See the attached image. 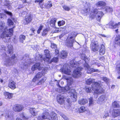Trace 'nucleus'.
Segmentation results:
<instances>
[{"label": "nucleus", "mask_w": 120, "mask_h": 120, "mask_svg": "<svg viewBox=\"0 0 120 120\" xmlns=\"http://www.w3.org/2000/svg\"><path fill=\"white\" fill-rule=\"evenodd\" d=\"M64 79L67 80V85L64 87L61 88V91H68L70 96L73 100V101H75L76 100L77 94L71 85V84L73 82V79L71 78L66 77Z\"/></svg>", "instance_id": "obj_1"}, {"label": "nucleus", "mask_w": 120, "mask_h": 120, "mask_svg": "<svg viewBox=\"0 0 120 120\" xmlns=\"http://www.w3.org/2000/svg\"><path fill=\"white\" fill-rule=\"evenodd\" d=\"M70 64L71 67L76 68L73 71V76L75 78L81 75V73L80 71L82 70V68L81 67H78L79 65V63L76 62L75 60H71L70 62Z\"/></svg>", "instance_id": "obj_2"}, {"label": "nucleus", "mask_w": 120, "mask_h": 120, "mask_svg": "<svg viewBox=\"0 0 120 120\" xmlns=\"http://www.w3.org/2000/svg\"><path fill=\"white\" fill-rule=\"evenodd\" d=\"M77 35L76 33L74 32L69 34L66 41V45L67 46L71 47L73 46V43L75 41L74 39Z\"/></svg>", "instance_id": "obj_3"}, {"label": "nucleus", "mask_w": 120, "mask_h": 120, "mask_svg": "<svg viewBox=\"0 0 120 120\" xmlns=\"http://www.w3.org/2000/svg\"><path fill=\"white\" fill-rule=\"evenodd\" d=\"M99 81L93 83L92 86V90L94 91V94H98L101 93L103 92L104 90L100 87H99L100 85Z\"/></svg>", "instance_id": "obj_4"}, {"label": "nucleus", "mask_w": 120, "mask_h": 120, "mask_svg": "<svg viewBox=\"0 0 120 120\" xmlns=\"http://www.w3.org/2000/svg\"><path fill=\"white\" fill-rule=\"evenodd\" d=\"M104 15V14L102 12L98 11V10L97 9L95 8L90 13V17L93 18L96 17L97 20L100 21L101 18Z\"/></svg>", "instance_id": "obj_5"}, {"label": "nucleus", "mask_w": 120, "mask_h": 120, "mask_svg": "<svg viewBox=\"0 0 120 120\" xmlns=\"http://www.w3.org/2000/svg\"><path fill=\"white\" fill-rule=\"evenodd\" d=\"M15 55H13L11 58L7 57L4 61V65L7 66H10L12 65L14 63H15V62L17 60L15 59Z\"/></svg>", "instance_id": "obj_6"}, {"label": "nucleus", "mask_w": 120, "mask_h": 120, "mask_svg": "<svg viewBox=\"0 0 120 120\" xmlns=\"http://www.w3.org/2000/svg\"><path fill=\"white\" fill-rule=\"evenodd\" d=\"M15 26H14L12 28H11L7 30L6 31H2V33L0 36L1 38H4L6 36L7 37H10L13 35V28H14Z\"/></svg>", "instance_id": "obj_7"}, {"label": "nucleus", "mask_w": 120, "mask_h": 120, "mask_svg": "<svg viewBox=\"0 0 120 120\" xmlns=\"http://www.w3.org/2000/svg\"><path fill=\"white\" fill-rule=\"evenodd\" d=\"M85 3L84 6L85 8L81 10V12L85 15H86L90 12V9L89 7L90 6V3L86 2Z\"/></svg>", "instance_id": "obj_8"}, {"label": "nucleus", "mask_w": 120, "mask_h": 120, "mask_svg": "<svg viewBox=\"0 0 120 120\" xmlns=\"http://www.w3.org/2000/svg\"><path fill=\"white\" fill-rule=\"evenodd\" d=\"M8 27L6 26L5 23L3 21L0 22V31H6L9 30L8 29Z\"/></svg>", "instance_id": "obj_9"}, {"label": "nucleus", "mask_w": 120, "mask_h": 120, "mask_svg": "<svg viewBox=\"0 0 120 120\" xmlns=\"http://www.w3.org/2000/svg\"><path fill=\"white\" fill-rule=\"evenodd\" d=\"M43 66L39 63L35 64L32 67V71H34L37 69H38V70H40L43 68Z\"/></svg>", "instance_id": "obj_10"}, {"label": "nucleus", "mask_w": 120, "mask_h": 120, "mask_svg": "<svg viewBox=\"0 0 120 120\" xmlns=\"http://www.w3.org/2000/svg\"><path fill=\"white\" fill-rule=\"evenodd\" d=\"M23 108L22 106L20 105L16 104L13 107V109L14 111L17 112L21 111Z\"/></svg>", "instance_id": "obj_11"}, {"label": "nucleus", "mask_w": 120, "mask_h": 120, "mask_svg": "<svg viewBox=\"0 0 120 120\" xmlns=\"http://www.w3.org/2000/svg\"><path fill=\"white\" fill-rule=\"evenodd\" d=\"M112 116L114 118L120 116V109H114L112 111Z\"/></svg>", "instance_id": "obj_12"}, {"label": "nucleus", "mask_w": 120, "mask_h": 120, "mask_svg": "<svg viewBox=\"0 0 120 120\" xmlns=\"http://www.w3.org/2000/svg\"><path fill=\"white\" fill-rule=\"evenodd\" d=\"M91 49L93 51L95 52L98 50L99 47L97 43L95 42L92 43L91 44Z\"/></svg>", "instance_id": "obj_13"}, {"label": "nucleus", "mask_w": 120, "mask_h": 120, "mask_svg": "<svg viewBox=\"0 0 120 120\" xmlns=\"http://www.w3.org/2000/svg\"><path fill=\"white\" fill-rule=\"evenodd\" d=\"M26 61L25 63H22L21 64H20V67L22 69H23L26 68L25 67L28 66V64H29L31 63L30 60V59H28Z\"/></svg>", "instance_id": "obj_14"}, {"label": "nucleus", "mask_w": 120, "mask_h": 120, "mask_svg": "<svg viewBox=\"0 0 120 120\" xmlns=\"http://www.w3.org/2000/svg\"><path fill=\"white\" fill-rule=\"evenodd\" d=\"M87 72L88 73H90L94 72H100V71L98 69H95L93 68H91L89 65H87L86 66Z\"/></svg>", "instance_id": "obj_15"}, {"label": "nucleus", "mask_w": 120, "mask_h": 120, "mask_svg": "<svg viewBox=\"0 0 120 120\" xmlns=\"http://www.w3.org/2000/svg\"><path fill=\"white\" fill-rule=\"evenodd\" d=\"M49 52V51L47 50H45L44 52L46 57L44 59L45 61H49V59L51 57Z\"/></svg>", "instance_id": "obj_16"}, {"label": "nucleus", "mask_w": 120, "mask_h": 120, "mask_svg": "<svg viewBox=\"0 0 120 120\" xmlns=\"http://www.w3.org/2000/svg\"><path fill=\"white\" fill-rule=\"evenodd\" d=\"M64 97L63 96L59 95L57 96V100L58 102L61 104L64 103Z\"/></svg>", "instance_id": "obj_17"}, {"label": "nucleus", "mask_w": 120, "mask_h": 120, "mask_svg": "<svg viewBox=\"0 0 120 120\" xmlns=\"http://www.w3.org/2000/svg\"><path fill=\"white\" fill-rule=\"evenodd\" d=\"M32 20V18L31 15L26 16L25 18L24 22V24H28Z\"/></svg>", "instance_id": "obj_18"}, {"label": "nucleus", "mask_w": 120, "mask_h": 120, "mask_svg": "<svg viewBox=\"0 0 120 120\" xmlns=\"http://www.w3.org/2000/svg\"><path fill=\"white\" fill-rule=\"evenodd\" d=\"M106 3L104 1H100L98 2L96 4V5L98 7H101L102 9H103L106 5Z\"/></svg>", "instance_id": "obj_19"}, {"label": "nucleus", "mask_w": 120, "mask_h": 120, "mask_svg": "<svg viewBox=\"0 0 120 120\" xmlns=\"http://www.w3.org/2000/svg\"><path fill=\"white\" fill-rule=\"evenodd\" d=\"M120 25V22H119L118 23L114 24L113 22L111 21L109 23V28H115L118 27V26Z\"/></svg>", "instance_id": "obj_20"}, {"label": "nucleus", "mask_w": 120, "mask_h": 120, "mask_svg": "<svg viewBox=\"0 0 120 120\" xmlns=\"http://www.w3.org/2000/svg\"><path fill=\"white\" fill-rule=\"evenodd\" d=\"M68 53L65 51H62L59 54L60 57L62 59L67 57Z\"/></svg>", "instance_id": "obj_21"}, {"label": "nucleus", "mask_w": 120, "mask_h": 120, "mask_svg": "<svg viewBox=\"0 0 120 120\" xmlns=\"http://www.w3.org/2000/svg\"><path fill=\"white\" fill-rule=\"evenodd\" d=\"M16 83L13 81H11L9 82L8 86L11 89H14L16 88Z\"/></svg>", "instance_id": "obj_22"}, {"label": "nucleus", "mask_w": 120, "mask_h": 120, "mask_svg": "<svg viewBox=\"0 0 120 120\" xmlns=\"http://www.w3.org/2000/svg\"><path fill=\"white\" fill-rule=\"evenodd\" d=\"M43 75V73H42L40 72H38L36 74V76L33 78V81L34 82H35L36 80H37L39 78H41Z\"/></svg>", "instance_id": "obj_23"}, {"label": "nucleus", "mask_w": 120, "mask_h": 120, "mask_svg": "<svg viewBox=\"0 0 120 120\" xmlns=\"http://www.w3.org/2000/svg\"><path fill=\"white\" fill-rule=\"evenodd\" d=\"M57 20V19L55 18L52 19L50 22V24L51 26L55 28V24Z\"/></svg>", "instance_id": "obj_24"}, {"label": "nucleus", "mask_w": 120, "mask_h": 120, "mask_svg": "<svg viewBox=\"0 0 120 120\" xmlns=\"http://www.w3.org/2000/svg\"><path fill=\"white\" fill-rule=\"evenodd\" d=\"M5 118L6 120H14L13 116L10 113H6Z\"/></svg>", "instance_id": "obj_25"}, {"label": "nucleus", "mask_w": 120, "mask_h": 120, "mask_svg": "<svg viewBox=\"0 0 120 120\" xmlns=\"http://www.w3.org/2000/svg\"><path fill=\"white\" fill-rule=\"evenodd\" d=\"M42 118L43 119H49L50 116L49 113L47 111L44 112L42 114Z\"/></svg>", "instance_id": "obj_26"}, {"label": "nucleus", "mask_w": 120, "mask_h": 120, "mask_svg": "<svg viewBox=\"0 0 120 120\" xmlns=\"http://www.w3.org/2000/svg\"><path fill=\"white\" fill-rule=\"evenodd\" d=\"M62 71L63 73L65 74L68 75H70V74L71 71L68 69L67 68H66L65 69L64 68L62 70Z\"/></svg>", "instance_id": "obj_27"}, {"label": "nucleus", "mask_w": 120, "mask_h": 120, "mask_svg": "<svg viewBox=\"0 0 120 120\" xmlns=\"http://www.w3.org/2000/svg\"><path fill=\"white\" fill-rule=\"evenodd\" d=\"M78 102L79 104L81 105H82L85 104L88 101L86 99H83L79 100Z\"/></svg>", "instance_id": "obj_28"}, {"label": "nucleus", "mask_w": 120, "mask_h": 120, "mask_svg": "<svg viewBox=\"0 0 120 120\" xmlns=\"http://www.w3.org/2000/svg\"><path fill=\"white\" fill-rule=\"evenodd\" d=\"M5 98L6 99H10L12 97L13 94L8 92H6L4 94Z\"/></svg>", "instance_id": "obj_29"}, {"label": "nucleus", "mask_w": 120, "mask_h": 120, "mask_svg": "<svg viewBox=\"0 0 120 120\" xmlns=\"http://www.w3.org/2000/svg\"><path fill=\"white\" fill-rule=\"evenodd\" d=\"M51 117L52 120H56L57 118L56 114L53 112H52L51 114Z\"/></svg>", "instance_id": "obj_30"}, {"label": "nucleus", "mask_w": 120, "mask_h": 120, "mask_svg": "<svg viewBox=\"0 0 120 120\" xmlns=\"http://www.w3.org/2000/svg\"><path fill=\"white\" fill-rule=\"evenodd\" d=\"M105 100V95H102L98 99V101L99 103L102 102Z\"/></svg>", "instance_id": "obj_31"}, {"label": "nucleus", "mask_w": 120, "mask_h": 120, "mask_svg": "<svg viewBox=\"0 0 120 120\" xmlns=\"http://www.w3.org/2000/svg\"><path fill=\"white\" fill-rule=\"evenodd\" d=\"M8 52L9 54H11L13 53V47L11 45H8Z\"/></svg>", "instance_id": "obj_32"}, {"label": "nucleus", "mask_w": 120, "mask_h": 120, "mask_svg": "<svg viewBox=\"0 0 120 120\" xmlns=\"http://www.w3.org/2000/svg\"><path fill=\"white\" fill-rule=\"evenodd\" d=\"M26 38V37L25 36L21 35L19 37V41L20 42L22 43L23 42V41L25 40Z\"/></svg>", "instance_id": "obj_33"}, {"label": "nucleus", "mask_w": 120, "mask_h": 120, "mask_svg": "<svg viewBox=\"0 0 120 120\" xmlns=\"http://www.w3.org/2000/svg\"><path fill=\"white\" fill-rule=\"evenodd\" d=\"M58 57H54L52 59L50 60V59H49V61H47L48 63H50L52 62H56L58 61Z\"/></svg>", "instance_id": "obj_34"}, {"label": "nucleus", "mask_w": 120, "mask_h": 120, "mask_svg": "<svg viewBox=\"0 0 120 120\" xmlns=\"http://www.w3.org/2000/svg\"><path fill=\"white\" fill-rule=\"evenodd\" d=\"M35 109L30 108V110L31 114L33 116H36L37 115V112H35Z\"/></svg>", "instance_id": "obj_35"}, {"label": "nucleus", "mask_w": 120, "mask_h": 120, "mask_svg": "<svg viewBox=\"0 0 120 120\" xmlns=\"http://www.w3.org/2000/svg\"><path fill=\"white\" fill-rule=\"evenodd\" d=\"M35 109L30 108V110L31 114L33 116H36L37 115V112H35Z\"/></svg>", "instance_id": "obj_36"}, {"label": "nucleus", "mask_w": 120, "mask_h": 120, "mask_svg": "<svg viewBox=\"0 0 120 120\" xmlns=\"http://www.w3.org/2000/svg\"><path fill=\"white\" fill-rule=\"evenodd\" d=\"M115 42L120 46V38L118 36L116 38Z\"/></svg>", "instance_id": "obj_37"}, {"label": "nucleus", "mask_w": 120, "mask_h": 120, "mask_svg": "<svg viewBox=\"0 0 120 120\" xmlns=\"http://www.w3.org/2000/svg\"><path fill=\"white\" fill-rule=\"evenodd\" d=\"M105 11L106 12H112L113 10L112 8L108 6L106 7Z\"/></svg>", "instance_id": "obj_38"}, {"label": "nucleus", "mask_w": 120, "mask_h": 120, "mask_svg": "<svg viewBox=\"0 0 120 120\" xmlns=\"http://www.w3.org/2000/svg\"><path fill=\"white\" fill-rule=\"evenodd\" d=\"M81 58L82 59L84 60L86 62H87L88 60L85 54H81Z\"/></svg>", "instance_id": "obj_39"}, {"label": "nucleus", "mask_w": 120, "mask_h": 120, "mask_svg": "<svg viewBox=\"0 0 120 120\" xmlns=\"http://www.w3.org/2000/svg\"><path fill=\"white\" fill-rule=\"evenodd\" d=\"M94 82V79L90 78L87 80L86 81V83L88 84H90Z\"/></svg>", "instance_id": "obj_40"}, {"label": "nucleus", "mask_w": 120, "mask_h": 120, "mask_svg": "<svg viewBox=\"0 0 120 120\" xmlns=\"http://www.w3.org/2000/svg\"><path fill=\"white\" fill-rule=\"evenodd\" d=\"M64 107L66 109L68 110L70 107V103L69 102L65 103L64 104Z\"/></svg>", "instance_id": "obj_41"}, {"label": "nucleus", "mask_w": 120, "mask_h": 120, "mask_svg": "<svg viewBox=\"0 0 120 120\" xmlns=\"http://www.w3.org/2000/svg\"><path fill=\"white\" fill-rule=\"evenodd\" d=\"M46 79V77H44L42 79L40 80V81L37 84L38 85H40L43 83Z\"/></svg>", "instance_id": "obj_42"}, {"label": "nucleus", "mask_w": 120, "mask_h": 120, "mask_svg": "<svg viewBox=\"0 0 120 120\" xmlns=\"http://www.w3.org/2000/svg\"><path fill=\"white\" fill-rule=\"evenodd\" d=\"M112 105L113 107L114 108L116 107H119V105L118 104L116 101H114L112 103Z\"/></svg>", "instance_id": "obj_43"}, {"label": "nucleus", "mask_w": 120, "mask_h": 120, "mask_svg": "<svg viewBox=\"0 0 120 120\" xmlns=\"http://www.w3.org/2000/svg\"><path fill=\"white\" fill-rule=\"evenodd\" d=\"M4 4L5 5L8 7L10 6L11 4L9 2L8 0H5L4 2Z\"/></svg>", "instance_id": "obj_44"}, {"label": "nucleus", "mask_w": 120, "mask_h": 120, "mask_svg": "<svg viewBox=\"0 0 120 120\" xmlns=\"http://www.w3.org/2000/svg\"><path fill=\"white\" fill-rule=\"evenodd\" d=\"M86 110L85 107L83 106H82L79 109V111L80 112H83L86 111Z\"/></svg>", "instance_id": "obj_45"}, {"label": "nucleus", "mask_w": 120, "mask_h": 120, "mask_svg": "<svg viewBox=\"0 0 120 120\" xmlns=\"http://www.w3.org/2000/svg\"><path fill=\"white\" fill-rule=\"evenodd\" d=\"M43 0H36L35 2V3H39V4L40 5V7L41 8H42L43 7L41 6L42 2L43 1Z\"/></svg>", "instance_id": "obj_46"}, {"label": "nucleus", "mask_w": 120, "mask_h": 120, "mask_svg": "<svg viewBox=\"0 0 120 120\" xmlns=\"http://www.w3.org/2000/svg\"><path fill=\"white\" fill-rule=\"evenodd\" d=\"M65 23V22L63 20L60 21L58 22V25L59 26L63 25Z\"/></svg>", "instance_id": "obj_47"}, {"label": "nucleus", "mask_w": 120, "mask_h": 120, "mask_svg": "<svg viewBox=\"0 0 120 120\" xmlns=\"http://www.w3.org/2000/svg\"><path fill=\"white\" fill-rule=\"evenodd\" d=\"M105 52V49H100V53L101 55H103Z\"/></svg>", "instance_id": "obj_48"}, {"label": "nucleus", "mask_w": 120, "mask_h": 120, "mask_svg": "<svg viewBox=\"0 0 120 120\" xmlns=\"http://www.w3.org/2000/svg\"><path fill=\"white\" fill-rule=\"evenodd\" d=\"M4 12L7 15H9L11 17H12V13L11 12L8 11L6 10H4Z\"/></svg>", "instance_id": "obj_49"}, {"label": "nucleus", "mask_w": 120, "mask_h": 120, "mask_svg": "<svg viewBox=\"0 0 120 120\" xmlns=\"http://www.w3.org/2000/svg\"><path fill=\"white\" fill-rule=\"evenodd\" d=\"M60 115L65 120H68V118L63 113H61Z\"/></svg>", "instance_id": "obj_50"}, {"label": "nucleus", "mask_w": 120, "mask_h": 120, "mask_svg": "<svg viewBox=\"0 0 120 120\" xmlns=\"http://www.w3.org/2000/svg\"><path fill=\"white\" fill-rule=\"evenodd\" d=\"M48 31V30L47 29H45L42 33V35L43 36H45L47 34Z\"/></svg>", "instance_id": "obj_51"}, {"label": "nucleus", "mask_w": 120, "mask_h": 120, "mask_svg": "<svg viewBox=\"0 0 120 120\" xmlns=\"http://www.w3.org/2000/svg\"><path fill=\"white\" fill-rule=\"evenodd\" d=\"M64 9L66 11H69L70 10V8L68 6L66 5H64L63 6Z\"/></svg>", "instance_id": "obj_52"}, {"label": "nucleus", "mask_w": 120, "mask_h": 120, "mask_svg": "<svg viewBox=\"0 0 120 120\" xmlns=\"http://www.w3.org/2000/svg\"><path fill=\"white\" fill-rule=\"evenodd\" d=\"M51 47L52 49H57V46L56 45L53 43H52L51 45Z\"/></svg>", "instance_id": "obj_53"}, {"label": "nucleus", "mask_w": 120, "mask_h": 120, "mask_svg": "<svg viewBox=\"0 0 120 120\" xmlns=\"http://www.w3.org/2000/svg\"><path fill=\"white\" fill-rule=\"evenodd\" d=\"M89 101L90 105L94 104V102L93 100V98L92 97H90L89 99Z\"/></svg>", "instance_id": "obj_54"}, {"label": "nucleus", "mask_w": 120, "mask_h": 120, "mask_svg": "<svg viewBox=\"0 0 120 120\" xmlns=\"http://www.w3.org/2000/svg\"><path fill=\"white\" fill-rule=\"evenodd\" d=\"M86 91L87 93L90 92L91 91V89L90 87H88L86 88Z\"/></svg>", "instance_id": "obj_55"}, {"label": "nucleus", "mask_w": 120, "mask_h": 120, "mask_svg": "<svg viewBox=\"0 0 120 120\" xmlns=\"http://www.w3.org/2000/svg\"><path fill=\"white\" fill-rule=\"evenodd\" d=\"M8 23L9 26L13 25V22L10 19H8Z\"/></svg>", "instance_id": "obj_56"}, {"label": "nucleus", "mask_w": 120, "mask_h": 120, "mask_svg": "<svg viewBox=\"0 0 120 120\" xmlns=\"http://www.w3.org/2000/svg\"><path fill=\"white\" fill-rule=\"evenodd\" d=\"M52 5V4L51 2V1H49L48 4L47 5L46 7L48 8H50L51 7Z\"/></svg>", "instance_id": "obj_57"}, {"label": "nucleus", "mask_w": 120, "mask_h": 120, "mask_svg": "<svg viewBox=\"0 0 120 120\" xmlns=\"http://www.w3.org/2000/svg\"><path fill=\"white\" fill-rule=\"evenodd\" d=\"M43 26H41L39 29L37 31V32L38 34H39L41 31L42 30V28L43 27Z\"/></svg>", "instance_id": "obj_58"}, {"label": "nucleus", "mask_w": 120, "mask_h": 120, "mask_svg": "<svg viewBox=\"0 0 120 120\" xmlns=\"http://www.w3.org/2000/svg\"><path fill=\"white\" fill-rule=\"evenodd\" d=\"M4 15L3 13H0V18L3 19L4 18Z\"/></svg>", "instance_id": "obj_59"}, {"label": "nucleus", "mask_w": 120, "mask_h": 120, "mask_svg": "<svg viewBox=\"0 0 120 120\" xmlns=\"http://www.w3.org/2000/svg\"><path fill=\"white\" fill-rule=\"evenodd\" d=\"M103 79L105 82H107V81H109V79H107L106 77H104Z\"/></svg>", "instance_id": "obj_60"}, {"label": "nucleus", "mask_w": 120, "mask_h": 120, "mask_svg": "<svg viewBox=\"0 0 120 120\" xmlns=\"http://www.w3.org/2000/svg\"><path fill=\"white\" fill-rule=\"evenodd\" d=\"M109 116V113H108L107 112L105 113L104 116L103 118H106V117Z\"/></svg>", "instance_id": "obj_61"}, {"label": "nucleus", "mask_w": 120, "mask_h": 120, "mask_svg": "<svg viewBox=\"0 0 120 120\" xmlns=\"http://www.w3.org/2000/svg\"><path fill=\"white\" fill-rule=\"evenodd\" d=\"M100 49H105L104 45L103 44L101 45V46Z\"/></svg>", "instance_id": "obj_62"}, {"label": "nucleus", "mask_w": 120, "mask_h": 120, "mask_svg": "<svg viewBox=\"0 0 120 120\" xmlns=\"http://www.w3.org/2000/svg\"><path fill=\"white\" fill-rule=\"evenodd\" d=\"M43 119L42 118V116H39L38 118V120H42Z\"/></svg>", "instance_id": "obj_63"}, {"label": "nucleus", "mask_w": 120, "mask_h": 120, "mask_svg": "<svg viewBox=\"0 0 120 120\" xmlns=\"http://www.w3.org/2000/svg\"><path fill=\"white\" fill-rule=\"evenodd\" d=\"M96 61L95 60H92V64H97V62H96Z\"/></svg>", "instance_id": "obj_64"}]
</instances>
